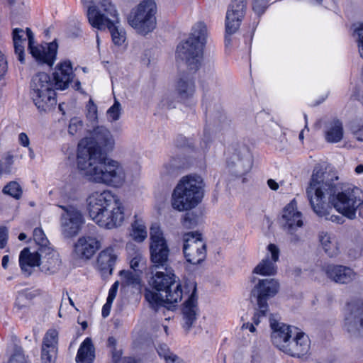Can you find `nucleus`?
<instances>
[{"label": "nucleus", "instance_id": "nucleus-22", "mask_svg": "<svg viewBox=\"0 0 363 363\" xmlns=\"http://www.w3.org/2000/svg\"><path fill=\"white\" fill-rule=\"evenodd\" d=\"M323 269L329 279L337 284H347L357 277L352 269L341 264H328Z\"/></svg>", "mask_w": 363, "mask_h": 363}, {"label": "nucleus", "instance_id": "nucleus-30", "mask_svg": "<svg viewBox=\"0 0 363 363\" xmlns=\"http://www.w3.org/2000/svg\"><path fill=\"white\" fill-rule=\"evenodd\" d=\"M325 139L328 143H337L342 140L344 135L342 123L333 118L325 123L324 125Z\"/></svg>", "mask_w": 363, "mask_h": 363}, {"label": "nucleus", "instance_id": "nucleus-40", "mask_svg": "<svg viewBox=\"0 0 363 363\" xmlns=\"http://www.w3.org/2000/svg\"><path fill=\"white\" fill-rule=\"evenodd\" d=\"M132 236L137 242H143L147 237L146 228L143 224L138 223L135 221L133 224Z\"/></svg>", "mask_w": 363, "mask_h": 363}, {"label": "nucleus", "instance_id": "nucleus-24", "mask_svg": "<svg viewBox=\"0 0 363 363\" xmlns=\"http://www.w3.org/2000/svg\"><path fill=\"white\" fill-rule=\"evenodd\" d=\"M58 333L55 329H50L45 333L41 348V359L43 363H53L57 352Z\"/></svg>", "mask_w": 363, "mask_h": 363}, {"label": "nucleus", "instance_id": "nucleus-47", "mask_svg": "<svg viewBox=\"0 0 363 363\" xmlns=\"http://www.w3.org/2000/svg\"><path fill=\"white\" fill-rule=\"evenodd\" d=\"M268 6L267 0H255L253 2V10L257 14H262Z\"/></svg>", "mask_w": 363, "mask_h": 363}, {"label": "nucleus", "instance_id": "nucleus-37", "mask_svg": "<svg viewBox=\"0 0 363 363\" xmlns=\"http://www.w3.org/2000/svg\"><path fill=\"white\" fill-rule=\"evenodd\" d=\"M106 28L109 30L112 37V40L115 45H120L124 42V33L122 30H119V23L107 25Z\"/></svg>", "mask_w": 363, "mask_h": 363}, {"label": "nucleus", "instance_id": "nucleus-36", "mask_svg": "<svg viewBox=\"0 0 363 363\" xmlns=\"http://www.w3.org/2000/svg\"><path fill=\"white\" fill-rule=\"evenodd\" d=\"M121 276L124 280V282L128 286L139 288L140 286V274L139 272H134L131 271H121Z\"/></svg>", "mask_w": 363, "mask_h": 363}, {"label": "nucleus", "instance_id": "nucleus-48", "mask_svg": "<svg viewBox=\"0 0 363 363\" xmlns=\"http://www.w3.org/2000/svg\"><path fill=\"white\" fill-rule=\"evenodd\" d=\"M130 264V267L133 269L134 272H139L140 274L142 270L140 267V265L144 264V259L140 256H136L131 259Z\"/></svg>", "mask_w": 363, "mask_h": 363}, {"label": "nucleus", "instance_id": "nucleus-55", "mask_svg": "<svg viewBox=\"0 0 363 363\" xmlns=\"http://www.w3.org/2000/svg\"><path fill=\"white\" fill-rule=\"evenodd\" d=\"M211 141V137L209 133L204 132L203 138L201 146L203 149H207L209 143Z\"/></svg>", "mask_w": 363, "mask_h": 363}, {"label": "nucleus", "instance_id": "nucleus-4", "mask_svg": "<svg viewBox=\"0 0 363 363\" xmlns=\"http://www.w3.org/2000/svg\"><path fill=\"white\" fill-rule=\"evenodd\" d=\"M164 268L165 272H156L151 277L150 285L152 289H147L145 291V300L156 311L166 307V304L177 303L182 298L181 285L177 282L173 271L167 267Z\"/></svg>", "mask_w": 363, "mask_h": 363}, {"label": "nucleus", "instance_id": "nucleus-21", "mask_svg": "<svg viewBox=\"0 0 363 363\" xmlns=\"http://www.w3.org/2000/svg\"><path fill=\"white\" fill-rule=\"evenodd\" d=\"M269 322L272 330V340L274 345L282 351L298 328L280 323L274 318H270Z\"/></svg>", "mask_w": 363, "mask_h": 363}, {"label": "nucleus", "instance_id": "nucleus-31", "mask_svg": "<svg viewBox=\"0 0 363 363\" xmlns=\"http://www.w3.org/2000/svg\"><path fill=\"white\" fill-rule=\"evenodd\" d=\"M117 257L118 255L113 247H108L103 250L97 257L99 269L104 273L108 272L111 274Z\"/></svg>", "mask_w": 363, "mask_h": 363}, {"label": "nucleus", "instance_id": "nucleus-2", "mask_svg": "<svg viewBox=\"0 0 363 363\" xmlns=\"http://www.w3.org/2000/svg\"><path fill=\"white\" fill-rule=\"evenodd\" d=\"M313 174L319 177L317 181L318 186L323 187L325 199H328L331 206L348 219H355L357 211L359 209L360 211L363 206V191L357 186L349 185L336 192V185L333 179H327L323 172L317 171Z\"/></svg>", "mask_w": 363, "mask_h": 363}, {"label": "nucleus", "instance_id": "nucleus-35", "mask_svg": "<svg viewBox=\"0 0 363 363\" xmlns=\"http://www.w3.org/2000/svg\"><path fill=\"white\" fill-rule=\"evenodd\" d=\"M33 240L38 246V250L41 253L46 250H50L52 247L50 246L49 240L45 235L43 230L40 228H36L33 230Z\"/></svg>", "mask_w": 363, "mask_h": 363}, {"label": "nucleus", "instance_id": "nucleus-8", "mask_svg": "<svg viewBox=\"0 0 363 363\" xmlns=\"http://www.w3.org/2000/svg\"><path fill=\"white\" fill-rule=\"evenodd\" d=\"M156 11L154 0H143L131 10L128 22L138 33L146 35L156 27Z\"/></svg>", "mask_w": 363, "mask_h": 363}, {"label": "nucleus", "instance_id": "nucleus-32", "mask_svg": "<svg viewBox=\"0 0 363 363\" xmlns=\"http://www.w3.org/2000/svg\"><path fill=\"white\" fill-rule=\"evenodd\" d=\"M43 257L40 262V269L48 274L56 272L61 264V260L58 252L52 248L50 250L43 252Z\"/></svg>", "mask_w": 363, "mask_h": 363}, {"label": "nucleus", "instance_id": "nucleus-60", "mask_svg": "<svg viewBox=\"0 0 363 363\" xmlns=\"http://www.w3.org/2000/svg\"><path fill=\"white\" fill-rule=\"evenodd\" d=\"M116 291L109 290L106 301L109 303H113L116 296Z\"/></svg>", "mask_w": 363, "mask_h": 363}, {"label": "nucleus", "instance_id": "nucleus-52", "mask_svg": "<svg viewBox=\"0 0 363 363\" xmlns=\"http://www.w3.org/2000/svg\"><path fill=\"white\" fill-rule=\"evenodd\" d=\"M196 221L193 215L187 213L184 218L183 225L186 228H191L195 225Z\"/></svg>", "mask_w": 363, "mask_h": 363}, {"label": "nucleus", "instance_id": "nucleus-42", "mask_svg": "<svg viewBox=\"0 0 363 363\" xmlns=\"http://www.w3.org/2000/svg\"><path fill=\"white\" fill-rule=\"evenodd\" d=\"M203 106H205L206 112L209 113L220 112L221 108V105L219 100L211 101L209 97H207L206 96H205L203 99Z\"/></svg>", "mask_w": 363, "mask_h": 363}, {"label": "nucleus", "instance_id": "nucleus-26", "mask_svg": "<svg viewBox=\"0 0 363 363\" xmlns=\"http://www.w3.org/2000/svg\"><path fill=\"white\" fill-rule=\"evenodd\" d=\"M178 98L183 101L191 99L196 92L194 80L186 74H180L174 85Z\"/></svg>", "mask_w": 363, "mask_h": 363}, {"label": "nucleus", "instance_id": "nucleus-50", "mask_svg": "<svg viewBox=\"0 0 363 363\" xmlns=\"http://www.w3.org/2000/svg\"><path fill=\"white\" fill-rule=\"evenodd\" d=\"M9 363H26L24 355L20 352H16L10 358Z\"/></svg>", "mask_w": 363, "mask_h": 363}, {"label": "nucleus", "instance_id": "nucleus-41", "mask_svg": "<svg viewBox=\"0 0 363 363\" xmlns=\"http://www.w3.org/2000/svg\"><path fill=\"white\" fill-rule=\"evenodd\" d=\"M236 157H238V162L239 164H242L241 163H245L247 164V169L246 172L248 171V169L251 167V160L250 158V155L248 154L247 149L245 147H240L238 151V153L235 154Z\"/></svg>", "mask_w": 363, "mask_h": 363}, {"label": "nucleus", "instance_id": "nucleus-11", "mask_svg": "<svg viewBox=\"0 0 363 363\" xmlns=\"http://www.w3.org/2000/svg\"><path fill=\"white\" fill-rule=\"evenodd\" d=\"M59 207L63 210L60 219L62 235L66 238L76 236L85 223L82 211L74 205H60Z\"/></svg>", "mask_w": 363, "mask_h": 363}, {"label": "nucleus", "instance_id": "nucleus-28", "mask_svg": "<svg viewBox=\"0 0 363 363\" xmlns=\"http://www.w3.org/2000/svg\"><path fill=\"white\" fill-rule=\"evenodd\" d=\"M43 253L39 250L30 252L29 247L24 248L19 255V265L23 272L30 275L35 267H40L41 257Z\"/></svg>", "mask_w": 363, "mask_h": 363}, {"label": "nucleus", "instance_id": "nucleus-12", "mask_svg": "<svg viewBox=\"0 0 363 363\" xmlns=\"http://www.w3.org/2000/svg\"><path fill=\"white\" fill-rule=\"evenodd\" d=\"M150 259L152 268H163L167 266L169 249L163 233L157 225L150 228Z\"/></svg>", "mask_w": 363, "mask_h": 363}, {"label": "nucleus", "instance_id": "nucleus-43", "mask_svg": "<svg viewBox=\"0 0 363 363\" xmlns=\"http://www.w3.org/2000/svg\"><path fill=\"white\" fill-rule=\"evenodd\" d=\"M180 167L181 165L179 160L177 158H172L164 164V173L172 174Z\"/></svg>", "mask_w": 363, "mask_h": 363}, {"label": "nucleus", "instance_id": "nucleus-53", "mask_svg": "<svg viewBox=\"0 0 363 363\" xmlns=\"http://www.w3.org/2000/svg\"><path fill=\"white\" fill-rule=\"evenodd\" d=\"M7 62L4 56L0 55V80L5 76L7 72Z\"/></svg>", "mask_w": 363, "mask_h": 363}, {"label": "nucleus", "instance_id": "nucleus-29", "mask_svg": "<svg viewBox=\"0 0 363 363\" xmlns=\"http://www.w3.org/2000/svg\"><path fill=\"white\" fill-rule=\"evenodd\" d=\"M321 247L330 257H336L340 253V244L337 237L330 233L322 231L318 235Z\"/></svg>", "mask_w": 363, "mask_h": 363}, {"label": "nucleus", "instance_id": "nucleus-46", "mask_svg": "<svg viewBox=\"0 0 363 363\" xmlns=\"http://www.w3.org/2000/svg\"><path fill=\"white\" fill-rule=\"evenodd\" d=\"M113 363H138L134 358L130 357H121L120 352H112Z\"/></svg>", "mask_w": 363, "mask_h": 363}, {"label": "nucleus", "instance_id": "nucleus-63", "mask_svg": "<svg viewBox=\"0 0 363 363\" xmlns=\"http://www.w3.org/2000/svg\"><path fill=\"white\" fill-rule=\"evenodd\" d=\"M9 262V255H4L2 258V262H1V265L4 269H6L8 267Z\"/></svg>", "mask_w": 363, "mask_h": 363}, {"label": "nucleus", "instance_id": "nucleus-20", "mask_svg": "<svg viewBox=\"0 0 363 363\" xmlns=\"http://www.w3.org/2000/svg\"><path fill=\"white\" fill-rule=\"evenodd\" d=\"M57 43L54 40L50 43L37 45L35 48L32 49L31 55L38 65L50 68L57 59Z\"/></svg>", "mask_w": 363, "mask_h": 363}, {"label": "nucleus", "instance_id": "nucleus-34", "mask_svg": "<svg viewBox=\"0 0 363 363\" xmlns=\"http://www.w3.org/2000/svg\"><path fill=\"white\" fill-rule=\"evenodd\" d=\"M24 34V30L18 28H14L12 32L15 53L18 56V60L22 64L25 63L23 43L26 38Z\"/></svg>", "mask_w": 363, "mask_h": 363}, {"label": "nucleus", "instance_id": "nucleus-33", "mask_svg": "<svg viewBox=\"0 0 363 363\" xmlns=\"http://www.w3.org/2000/svg\"><path fill=\"white\" fill-rule=\"evenodd\" d=\"M94 358V350L91 340L86 337L78 350L76 361L77 363H91Z\"/></svg>", "mask_w": 363, "mask_h": 363}, {"label": "nucleus", "instance_id": "nucleus-3", "mask_svg": "<svg viewBox=\"0 0 363 363\" xmlns=\"http://www.w3.org/2000/svg\"><path fill=\"white\" fill-rule=\"evenodd\" d=\"M87 206L90 218L100 227L112 229L123 221V204L109 190L93 192L87 198Z\"/></svg>", "mask_w": 363, "mask_h": 363}, {"label": "nucleus", "instance_id": "nucleus-58", "mask_svg": "<svg viewBox=\"0 0 363 363\" xmlns=\"http://www.w3.org/2000/svg\"><path fill=\"white\" fill-rule=\"evenodd\" d=\"M112 303H109L106 301V303L104 305L101 311V314L104 318H106L107 316L109 315Z\"/></svg>", "mask_w": 363, "mask_h": 363}, {"label": "nucleus", "instance_id": "nucleus-17", "mask_svg": "<svg viewBox=\"0 0 363 363\" xmlns=\"http://www.w3.org/2000/svg\"><path fill=\"white\" fill-rule=\"evenodd\" d=\"M100 240L93 235H84L77 239L74 245L72 256L76 259L87 261L91 259L101 248Z\"/></svg>", "mask_w": 363, "mask_h": 363}, {"label": "nucleus", "instance_id": "nucleus-15", "mask_svg": "<svg viewBox=\"0 0 363 363\" xmlns=\"http://www.w3.org/2000/svg\"><path fill=\"white\" fill-rule=\"evenodd\" d=\"M246 9L245 0H232L225 18V43L228 45L231 43L230 35L239 28Z\"/></svg>", "mask_w": 363, "mask_h": 363}, {"label": "nucleus", "instance_id": "nucleus-57", "mask_svg": "<svg viewBox=\"0 0 363 363\" xmlns=\"http://www.w3.org/2000/svg\"><path fill=\"white\" fill-rule=\"evenodd\" d=\"M121 111V104L118 101H115L113 105L111 106L108 111H106V113H118Z\"/></svg>", "mask_w": 363, "mask_h": 363}, {"label": "nucleus", "instance_id": "nucleus-18", "mask_svg": "<svg viewBox=\"0 0 363 363\" xmlns=\"http://www.w3.org/2000/svg\"><path fill=\"white\" fill-rule=\"evenodd\" d=\"M281 223L285 230L293 234L303 225L301 212L297 209V203L293 199L283 209Z\"/></svg>", "mask_w": 363, "mask_h": 363}, {"label": "nucleus", "instance_id": "nucleus-51", "mask_svg": "<svg viewBox=\"0 0 363 363\" xmlns=\"http://www.w3.org/2000/svg\"><path fill=\"white\" fill-rule=\"evenodd\" d=\"M26 35L28 40V50L30 51V53L32 54V49L35 48L36 45H34V34L29 28H26Z\"/></svg>", "mask_w": 363, "mask_h": 363}, {"label": "nucleus", "instance_id": "nucleus-38", "mask_svg": "<svg viewBox=\"0 0 363 363\" xmlns=\"http://www.w3.org/2000/svg\"><path fill=\"white\" fill-rule=\"evenodd\" d=\"M4 194H8L16 199H19L22 196L23 190L20 184L15 182H10L3 189Z\"/></svg>", "mask_w": 363, "mask_h": 363}, {"label": "nucleus", "instance_id": "nucleus-27", "mask_svg": "<svg viewBox=\"0 0 363 363\" xmlns=\"http://www.w3.org/2000/svg\"><path fill=\"white\" fill-rule=\"evenodd\" d=\"M193 291L189 298L185 301L183 307L184 328L189 330L196 319L197 298L196 296V286L192 284Z\"/></svg>", "mask_w": 363, "mask_h": 363}, {"label": "nucleus", "instance_id": "nucleus-23", "mask_svg": "<svg viewBox=\"0 0 363 363\" xmlns=\"http://www.w3.org/2000/svg\"><path fill=\"white\" fill-rule=\"evenodd\" d=\"M56 89L65 90L74 77L72 62L65 60L57 64L52 74Z\"/></svg>", "mask_w": 363, "mask_h": 363}, {"label": "nucleus", "instance_id": "nucleus-19", "mask_svg": "<svg viewBox=\"0 0 363 363\" xmlns=\"http://www.w3.org/2000/svg\"><path fill=\"white\" fill-rule=\"evenodd\" d=\"M311 347L308 336L298 328L293 334L290 341L286 343L282 352L294 357H301L306 354Z\"/></svg>", "mask_w": 363, "mask_h": 363}, {"label": "nucleus", "instance_id": "nucleus-6", "mask_svg": "<svg viewBox=\"0 0 363 363\" xmlns=\"http://www.w3.org/2000/svg\"><path fill=\"white\" fill-rule=\"evenodd\" d=\"M204 186L201 176L193 174L182 177L172 193L173 208L183 211L196 207L203 197Z\"/></svg>", "mask_w": 363, "mask_h": 363}, {"label": "nucleus", "instance_id": "nucleus-14", "mask_svg": "<svg viewBox=\"0 0 363 363\" xmlns=\"http://www.w3.org/2000/svg\"><path fill=\"white\" fill-rule=\"evenodd\" d=\"M279 283L274 279H259L251 291V296L256 298L260 313L266 315L267 300L278 292Z\"/></svg>", "mask_w": 363, "mask_h": 363}, {"label": "nucleus", "instance_id": "nucleus-25", "mask_svg": "<svg viewBox=\"0 0 363 363\" xmlns=\"http://www.w3.org/2000/svg\"><path fill=\"white\" fill-rule=\"evenodd\" d=\"M267 250L271 259L267 256L254 269L253 274L262 276H272L277 273L276 262L279 260V250L274 244H269Z\"/></svg>", "mask_w": 363, "mask_h": 363}, {"label": "nucleus", "instance_id": "nucleus-59", "mask_svg": "<svg viewBox=\"0 0 363 363\" xmlns=\"http://www.w3.org/2000/svg\"><path fill=\"white\" fill-rule=\"evenodd\" d=\"M86 108L88 113H97V107L91 99L89 101Z\"/></svg>", "mask_w": 363, "mask_h": 363}, {"label": "nucleus", "instance_id": "nucleus-16", "mask_svg": "<svg viewBox=\"0 0 363 363\" xmlns=\"http://www.w3.org/2000/svg\"><path fill=\"white\" fill-rule=\"evenodd\" d=\"M345 327L350 333L358 331L363 333V300H354L347 303Z\"/></svg>", "mask_w": 363, "mask_h": 363}, {"label": "nucleus", "instance_id": "nucleus-9", "mask_svg": "<svg viewBox=\"0 0 363 363\" xmlns=\"http://www.w3.org/2000/svg\"><path fill=\"white\" fill-rule=\"evenodd\" d=\"M92 4L91 1L87 6V18L91 26L104 30L107 25L120 23L116 8L109 0H102L97 5Z\"/></svg>", "mask_w": 363, "mask_h": 363}, {"label": "nucleus", "instance_id": "nucleus-39", "mask_svg": "<svg viewBox=\"0 0 363 363\" xmlns=\"http://www.w3.org/2000/svg\"><path fill=\"white\" fill-rule=\"evenodd\" d=\"M84 130V123L81 117L74 116L69 121L68 132L70 135L80 134Z\"/></svg>", "mask_w": 363, "mask_h": 363}, {"label": "nucleus", "instance_id": "nucleus-10", "mask_svg": "<svg viewBox=\"0 0 363 363\" xmlns=\"http://www.w3.org/2000/svg\"><path fill=\"white\" fill-rule=\"evenodd\" d=\"M318 175L312 174L309 186L307 188L306 193L309 199L311 206L313 211L320 217H324L326 220L333 223H342L343 218L337 215L330 214L331 207L329 202L325 199L323 187L318 186Z\"/></svg>", "mask_w": 363, "mask_h": 363}, {"label": "nucleus", "instance_id": "nucleus-13", "mask_svg": "<svg viewBox=\"0 0 363 363\" xmlns=\"http://www.w3.org/2000/svg\"><path fill=\"white\" fill-rule=\"evenodd\" d=\"M183 252L186 260L192 264L202 262L206 257V245L198 232H189L183 235Z\"/></svg>", "mask_w": 363, "mask_h": 363}, {"label": "nucleus", "instance_id": "nucleus-54", "mask_svg": "<svg viewBox=\"0 0 363 363\" xmlns=\"http://www.w3.org/2000/svg\"><path fill=\"white\" fill-rule=\"evenodd\" d=\"M18 142L19 143L26 147H28L30 145V140L25 133H21L18 135Z\"/></svg>", "mask_w": 363, "mask_h": 363}, {"label": "nucleus", "instance_id": "nucleus-1", "mask_svg": "<svg viewBox=\"0 0 363 363\" xmlns=\"http://www.w3.org/2000/svg\"><path fill=\"white\" fill-rule=\"evenodd\" d=\"M78 143L77 167L87 180L112 187H121L125 181L123 166L108 158L104 151L112 150L115 141L111 132L104 126L92 130Z\"/></svg>", "mask_w": 363, "mask_h": 363}, {"label": "nucleus", "instance_id": "nucleus-7", "mask_svg": "<svg viewBox=\"0 0 363 363\" xmlns=\"http://www.w3.org/2000/svg\"><path fill=\"white\" fill-rule=\"evenodd\" d=\"M31 94L40 111L49 112L50 106L56 103L55 82L45 72L35 74L30 82Z\"/></svg>", "mask_w": 363, "mask_h": 363}, {"label": "nucleus", "instance_id": "nucleus-5", "mask_svg": "<svg viewBox=\"0 0 363 363\" xmlns=\"http://www.w3.org/2000/svg\"><path fill=\"white\" fill-rule=\"evenodd\" d=\"M207 36L206 24L199 21L193 26L189 37L177 45V59L184 62L190 70L196 71L200 67Z\"/></svg>", "mask_w": 363, "mask_h": 363}, {"label": "nucleus", "instance_id": "nucleus-49", "mask_svg": "<svg viewBox=\"0 0 363 363\" xmlns=\"http://www.w3.org/2000/svg\"><path fill=\"white\" fill-rule=\"evenodd\" d=\"M8 240V229L4 226H0V249L6 247Z\"/></svg>", "mask_w": 363, "mask_h": 363}, {"label": "nucleus", "instance_id": "nucleus-56", "mask_svg": "<svg viewBox=\"0 0 363 363\" xmlns=\"http://www.w3.org/2000/svg\"><path fill=\"white\" fill-rule=\"evenodd\" d=\"M160 106L162 108H170L173 106V101H170V97L169 96H165L162 99L160 103Z\"/></svg>", "mask_w": 363, "mask_h": 363}, {"label": "nucleus", "instance_id": "nucleus-61", "mask_svg": "<svg viewBox=\"0 0 363 363\" xmlns=\"http://www.w3.org/2000/svg\"><path fill=\"white\" fill-rule=\"evenodd\" d=\"M267 184L269 188L272 190H277L279 188V184L274 180L270 179L267 181Z\"/></svg>", "mask_w": 363, "mask_h": 363}, {"label": "nucleus", "instance_id": "nucleus-62", "mask_svg": "<svg viewBox=\"0 0 363 363\" xmlns=\"http://www.w3.org/2000/svg\"><path fill=\"white\" fill-rule=\"evenodd\" d=\"M116 345V340L113 337H109L108 339V346L115 350V346Z\"/></svg>", "mask_w": 363, "mask_h": 363}, {"label": "nucleus", "instance_id": "nucleus-45", "mask_svg": "<svg viewBox=\"0 0 363 363\" xmlns=\"http://www.w3.org/2000/svg\"><path fill=\"white\" fill-rule=\"evenodd\" d=\"M261 313L260 310L255 314L253 317V323H244L242 326V329H249V330L252 333H254L255 331V325H257L259 323V318L264 317Z\"/></svg>", "mask_w": 363, "mask_h": 363}, {"label": "nucleus", "instance_id": "nucleus-64", "mask_svg": "<svg viewBox=\"0 0 363 363\" xmlns=\"http://www.w3.org/2000/svg\"><path fill=\"white\" fill-rule=\"evenodd\" d=\"M167 363H184V361L179 359L177 355L174 357H172Z\"/></svg>", "mask_w": 363, "mask_h": 363}, {"label": "nucleus", "instance_id": "nucleus-44", "mask_svg": "<svg viewBox=\"0 0 363 363\" xmlns=\"http://www.w3.org/2000/svg\"><path fill=\"white\" fill-rule=\"evenodd\" d=\"M157 353L160 357L164 359L166 363L174 357L176 354H173L169 349L168 346L165 344H162L157 348Z\"/></svg>", "mask_w": 363, "mask_h": 363}]
</instances>
